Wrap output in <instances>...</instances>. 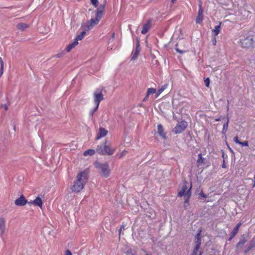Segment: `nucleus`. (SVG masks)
Wrapping results in <instances>:
<instances>
[{"mask_svg": "<svg viewBox=\"0 0 255 255\" xmlns=\"http://www.w3.org/2000/svg\"><path fill=\"white\" fill-rule=\"evenodd\" d=\"M88 178V174L86 171L85 170L79 173L76 176V180L72 187V191L79 192L81 191L87 182Z\"/></svg>", "mask_w": 255, "mask_h": 255, "instance_id": "1", "label": "nucleus"}, {"mask_svg": "<svg viewBox=\"0 0 255 255\" xmlns=\"http://www.w3.org/2000/svg\"><path fill=\"white\" fill-rule=\"evenodd\" d=\"M242 224V223L241 222H239V223L237 224L235 228H237V229L239 230Z\"/></svg>", "mask_w": 255, "mask_h": 255, "instance_id": "45", "label": "nucleus"}, {"mask_svg": "<svg viewBox=\"0 0 255 255\" xmlns=\"http://www.w3.org/2000/svg\"><path fill=\"white\" fill-rule=\"evenodd\" d=\"M151 20L149 19L147 23H145L143 25V27L141 30V33L142 34H146L149 30L151 28Z\"/></svg>", "mask_w": 255, "mask_h": 255, "instance_id": "12", "label": "nucleus"}, {"mask_svg": "<svg viewBox=\"0 0 255 255\" xmlns=\"http://www.w3.org/2000/svg\"><path fill=\"white\" fill-rule=\"evenodd\" d=\"M29 27V25L24 23H20L17 25V27L21 30H24Z\"/></svg>", "mask_w": 255, "mask_h": 255, "instance_id": "22", "label": "nucleus"}, {"mask_svg": "<svg viewBox=\"0 0 255 255\" xmlns=\"http://www.w3.org/2000/svg\"><path fill=\"white\" fill-rule=\"evenodd\" d=\"M204 161V158H203L202 156V154L199 153L198 155V159L197 160V163L198 164V166L202 165Z\"/></svg>", "mask_w": 255, "mask_h": 255, "instance_id": "25", "label": "nucleus"}, {"mask_svg": "<svg viewBox=\"0 0 255 255\" xmlns=\"http://www.w3.org/2000/svg\"><path fill=\"white\" fill-rule=\"evenodd\" d=\"M115 33H113L112 34L111 38L109 39V41L112 42L114 40V39H115Z\"/></svg>", "mask_w": 255, "mask_h": 255, "instance_id": "39", "label": "nucleus"}, {"mask_svg": "<svg viewBox=\"0 0 255 255\" xmlns=\"http://www.w3.org/2000/svg\"><path fill=\"white\" fill-rule=\"evenodd\" d=\"M199 195L200 198H206L207 197V196L203 192H200Z\"/></svg>", "mask_w": 255, "mask_h": 255, "instance_id": "37", "label": "nucleus"}, {"mask_svg": "<svg viewBox=\"0 0 255 255\" xmlns=\"http://www.w3.org/2000/svg\"><path fill=\"white\" fill-rule=\"evenodd\" d=\"M145 255H149V254H146Z\"/></svg>", "mask_w": 255, "mask_h": 255, "instance_id": "57", "label": "nucleus"}, {"mask_svg": "<svg viewBox=\"0 0 255 255\" xmlns=\"http://www.w3.org/2000/svg\"><path fill=\"white\" fill-rule=\"evenodd\" d=\"M91 3L95 6H97L98 1L97 0H91Z\"/></svg>", "mask_w": 255, "mask_h": 255, "instance_id": "34", "label": "nucleus"}, {"mask_svg": "<svg viewBox=\"0 0 255 255\" xmlns=\"http://www.w3.org/2000/svg\"><path fill=\"white\" fill-rule=\"evenodd\" d=\"M221 30V23L220 24L216 25L215 28L212 30V34L213 35L217 36L219 34Z\"/></svg>", "mask_w": 255, "mask_h": 255, "instance_id": "21", "label": "nucleus"}, {"mask_svg": "<svg viewBox=\"0 0 255 255\" xmlns=\"http://www.w3.org/2000/svg\"><path fill=\"white\" fill-rule=\"evenodd\" d=\"M139 51H140L139 45V44H138L136 46L135 51L132 53V56L131 60H134L137 58V57L139 54Z\"/></svg>", "mask_w": 255, "mask_h": 255, "instance_id": "18", "label": "nucleus"}, {"mask_svg": "<svg viewBox=\"0 0 255 255\" xmlns=\"http://www.w3.org/2000/svg\"><path fill=\"white\" fill-rule=\"evenodd\" d=\"M176 50L177 52L180 53V54H183L185 52L184 51H183V50H180L179 48H176Z\"/></svg>", "mask_w": 255, "mask_h": 255, "instance_id": "41", "label": "nucleus"}, {"mask_svg": "<svg viewBox=\"0 0 255 255\" xmlns=\"http://www.w3.org/2000/svg\"><path fill=\"white\" fill-rule=\"evenodd\" d=\"M213 42H214V44L215 45V44H216V40H215V38L214 39V41H213Z\"/></svg>", "mask_w": 255, "mask_h": 255, "instance_id": "54", "label": "nucleus"}, {"mask_svg": "<svg viewBox=\"0 0 255 255\" xmlns=\"http://www.w3.org/2000/svg\"><path fill=\"white\" fill-rule=\"evenodd\" d=\"M255 248V239L254 238L249 244L247 249L244 251L245 254H247L250 250Z\"/></svg>", "mask_w": 255, "mask_h": 255, "instance_id": "15", "label": "nucleus"}, {"mask_svg": "<svg viewBox=\"0 0 255 255\" xmlns=\"http://www.w3.org/2000/svg\"><path fill=\"white\" fill-rule=\"evenodd\" d=\"M5 220L3 217H0V236L1 237L5 232Z\"/></svg>", "mask_w": 255, "mask_h": 255, "instance_id": "11", "label": "nucleus"}, {"mask_svg": "<svg viewBox=\"0 0 255 255\" xmlns=\"http://www.w3.org/2000/svg\"><path fill=\"white\" fill-rule=\"evenodd\" d=\"M213 42H214V44L215 45V44H216V40H215V38L214 39V41H213Z\"/></svg>", "mask_w": 255, "mask_h": 255, "instance_id": "53", "label": "nucleus"}, {"mask_svg": "<svg viewBox=\"0 0 255 255\" xmlns=\"http://www.w3.org/2000/svg\"><path fill=\"white\" fill-rule=\"evenodd\" d=\"M242 146H248L249 145L248 141H245L244 142H240V144Z\"/></svg>", "mask_w": 255, "mask_h": 255, "instance_id": "33", "label": "nucleus"}, {"mask_svg": "<svg viewBox=\"0 0 255 255\" xmlns=\"http://www.w3.org/2000/svg\"><path fill=\"white\" fill-rule=\"evenodd\" d=\"M86 31L85 30L84 31H82V32H81V33L80 34H79L78 35H77V36L76 37V38H75V40L78 42V40H81L84 37L85 34H86Z\"/></svg>", "mask_w": 255, "mask_h": 255, "instance_id": "27", "label": "nucleus"}, {"mask_svg": "<svg viewBox=\"0 0 255 255\" xmlns=\"http://www.w3.org/2000/svg\"><path fill=\"white\" fill-rule=\"evenodd\" d=\"M65 255H72V253L69 250H67L65 253Z\"/></svg>", "mask_w": 255, "mask_h": 255, "instance_id": "43", "label": "nucleus"}, {"mask_svg": "<svg viewBox=\"0 0 255 255\" xmlns=\"http://www.w3.org/2000/svg\"><path fill=\"white\" fill-rule=\"evenodd\" d=\"M242 45L244 47L253 46V38L252 36H249L247 37H242L240 39Z\"/></svg>", "mask_w": 255, "mask_h": 255, "instance_id": "7", "label": "nucleus"}, {"mask_svg": "<svg viewBox=\"0 0 255 255\" xmlns=\"http://www.w3.org/2000/svg\"><path fill=\"white\" fill-rule=\"evenodd\" d=\"M31 203L33 204L35 206H38L41 208L42 206L43 202L40 198L37 197L32 202H30L29 203V204H31Z\"/></svg>", "mask_w": 255, "mask_h": 255, "instance_id": "16", "label": "nucleus"}, {"mask_svg": "<svg viewBox=\"0 0 255 255\" xmlns=\"http://www.w3.org/2000/svg\"><path fill=\"white\" fill-rule=\"evenodd\" d=\"M202 253H203L202 252L200 251L199 253V255H202Z\"/></svg>", "mask_w": 255, "mask_h": 255, "instance_id": "52", "label": "nucleus"}, {"mask_svg": "<svg viewBox=\"0 0 255 255\" xmlns=\"http://www.w3.org/2000/svg\"><path fill=\"white\" fill-rule=\"evenodd\" d=\"M191 187H190V188L188 190V191L187 192V194H186L187 196H185V197L186 198L185 199V203H188L189 199L191 196Z\"/></svg>", "mask_w": 255, "mask_h": 255, "instance_id": "28", "label": "nucleus"}, {"mask_svg": "<svg viewBox=\"0 0 255 255\" xmlns=\"http://www.w3.org/2000/svg\"><path fill=\"white\" fill-rule=\"evenodd\" d=\"M229 119L227 118L226 122L223 125L222 132L223 134H225L228 128Z\"/></svg>", "mask_w": 255, "mask_h": 255, "instance_id": "24", "label": "nucleus"}, {"mask_svg": "<svg viewBox=\"0 0 255 255\" xmlns=\"http://www.w3.org/2000/svg\"><path fill=\"white\" fill-rule=\"evenodd\" d=\"M115 150V148L111 149L109 145L105 144L98 145L97 148V152L103 155H112Z\"/></svg>", "mask_w": 255, "mask_h": 255, "instance_id": "4", "label": "nucleus"}, {"mask_svg": "<svg viewBox=\"0 0 255 255\" xmlns=\"http://www.w3.org/2000/svg\"><path fill=\"white\" fill-rule=\"evenodd\" d=\"M175 1H176V0H171V2L172 3H175Z\"/></svg>", "mask_w": 255, "mask_h": 255, "instance_id": "51", "label": "nucleus"}, {"mask_svg": "<svg viewBox=\"0 0 255 255\" xmlns=\"http://www.w3.org/2000/svg\"><path fill=\"white\" fill-rule=\"evenodd\" d=\"M104 8V5H100L97 9L96 18H91L89 21H88L87 22L86 24L82 26L83 29L85 31H88L91 29L93 27H94L99 22L103 14Z\"/></svg>", "mask_w": 255, "mask_h": 255, "instance_id": "2", "label": "nucleus"}, {"mask_svg": "<svg viewBox=\"0 0 255 255\" xmlns=\"http://www.w3.org/2000/svg\"><path fill=\"white\" fill-rule=\"evenodd\" d=\"M199 251H196V249H194L190 255H199Z\"/></svg>", "mask_w": 255, "mask_h": 255, "instance_id": "35", "label": "nucleus"}, {"mask_svg": "<svg viewBox=\"0 0 255 255\" xmlns=\"http://www.w3.org/2000/svg\"><path fill=\"white\" fill-rule=\"evenodd\" d=\"M125 225H122V226L121 227L120 229L119 230V235L121 234V231H122V230H125Z\"/></svg>", "mask_w": 255, "mask_h": 255, "instance_id": "42", "label": "nucleus"}, {"mask_svg": "<svg viewBox=\"0 0 255 255\" xmlns=\"http://www.w3.org/2000/svg\"><path fill=\"white\" fill-rule=\"evenodd\" d=\"M132 255H135V254H132Z\"/></svg>", "mask_w": 255, "mask_h": 255, "instance_id": "56", "label": "nucleus"}, {"mask_svg": "<svg viewBox=\"0 0 255 255\" xmlns=\"http://www.w3.org/2000/svg\"><path fill=\"white\" fill-rule=\"evenodd\" d=\"M247 242V239H246V238L245 237L242 236V238L240 239L239 242L237 244L236 252L238 250L242 249Z\"/></svg>", "mask_w": 255, "mask_h": 255, "instance_id": "13", "label": "nucleus"}, {"mask_svg": "<svg viewBox=\"0 0 255 255\" xmlns=\"http://www.w3.org/2000/svg\"><path fill=\"white\" fill-rule=\"evenodd\" d=\"M27 200L23 195H21L19 198L15 200V204L17 206H22L26 204Z\"/></svg>", "mask_w": 255, "mask_h": 255, "instance_id": "10", "label": "nucleus"}, {"mask_svg": "<svg viewBox=\"0 0 255 255\" xmlns=\"http://www.w3.org/2000/svg\"><path fill=\"white\" fill-rule=\"evenodd\" d=\"M204 19L203 15V9L202 7V5L199 4V8L198 12V15L196 18V22L197 24H201Z\"/></svg>", "mask_w": 255, "mask_h": 255, "instance_id": "8", "label": "nucleus"}, {"mask_svg": "<svg viewBox=\"0 0 255 255\" xmlns=\"http://www.w3.org/2000/svg\"><path fill=\"white\" fill-rule=\"evenodd\" d=\"M234 237H235V236H232V235H231V236H230V237L229 238V240H229V241H231V240H232V239H233Z\"/></svg>", "mask_w": 255, "mask_h": 255, "instance_id": "49", "label": "nucleus"}, {"mask_svg": "<svg viewBox=\"0 0 255 255\" xmlns=\"http://www.w3.org/2000/svg\"><path fill=\"white\" fill-rule=\"evenodd\" d=\"M102 91V89L98 88L95 90L93 94L94 103L95 105H98V106H99L100 102L104 99Z\"/></svg>", "mask_w": 255, "mask_h": 255, "instance_id": "5", "label": "nucleus"}, {"mask_svg": "<svg viewBox=\"0 0 255 255\" xmlns=\"http://www.w3.org/2000/svg\"><path fill=\"white\" fill-rule=\"evenodd\" d=\"M127 152H128L126 150H124L123 151H122V152L121 153V154L120 155L119 158H121L122 157H123L124 156L126 155V154L127 153Z\"/></svg>", "mask_w": 255, "mask_h": 255, "instance_id": "36", "label": "nucleus"}, {"mask_svg": "<svg viewBox=\"0 0 255 255\" xmlns=\"http://www.w3.org/2000/svg\"><path fill=\"white\" fill-rule=\"evenodd\" d=\"M148 96H149V95H147V94H146V96H145V97L144 98V99H143V101H146V100L148 99Z\"/></svg>", "mask_w": 255, "mask_h": 255, "instance_id": "48", "label": "nucleus"}, {"mask_svg": "<svg viewBox=\"0 0 255 255\" xmlns=\"http://www.w3.org/2000/svg\"><path fill=\"white\" fill-rule=\"evenodd\" d=\"M142 251H143L144 253H146V251H145L144 250H142Z\"/></svg>", "mask_w": 255, "mask_h": 255, "instance_id": "55", "label": "nucleus"}, {"mask_svg": "<svg viewBox=\"0 0 255 255\" xmlns=\"http://www.w3.org/2000/svg\"><path fill=\"white\" fill-rule=\"evenodd\" d=\"M220 120H221V119L220 118L215 119V121H216V122L220 121Z\"/></svg>", "mask_w": 255, "mask_h": 255, "instance_id": "50", "label": "nucleus"}, {"mask_svg": "<svg viewBox=\"0 0 255 255\" xmlns=\"http://www.w3.org/2000/svg\"><path fill=\"white\" fill-rule=\"evenodd\" d=\"M157 131L160 136L163 138H165V134L164 132V129L161 125H158L157 126Z\"/></svg>", "mask_w": 255, "mask_h": 255, "instance_id": "19", "label": "nucleus"}, {"mask_svg": "<svg viewBox=\"0 0 255 255\" xmlns=\"http://www.w3.org/2000/svg\"><path fill=\"white\" fill-rule=\"evenodd\" d=\"M0 67H3L4 66L3 61L2 58L0 57Z\"/></svg>", "mask_w": 255, "mask_h": 255, "instance_id": "44", "label": "nucleus"}, {"mask_svg": "<svg viewBox=\"0 0 255 255\" xmlns=\"http://www.w3.org/2000/svg\"><path fill=\"white\" fill-rule=\"evenodd\" d=\"M108 133V131L104 128H100L99 132L96 137V140H98L101 138L105 136Z\"/></svg>", "mask_w": 255, "mask_h": 255, "instance_id": "14", "label": "nucleus"}, {"mask_svg": "<svg viewBox=\"0 0 255 255\" xmlns=\"http://www.w3.org/2000/svg\"><path fill=\"white\" fill-rule=\"evenodd\" d=\"M234 141L237 143H238V144H240V141L238 139V136H235L234 138Z\"/></svg>", "mask_w": 255, "mask_h": 255, "instance_id": "38", "label": "nucleus"}, {"mask_svg": "<svg viewBox=\"0 0 255 255\" xmlns=\"http://www.w3.org/2000/svg\"><path fill=\"white\" fill-rule=\"evenodd\" d=\"M78 44V42H77L75 39V41L72 43L69 44L66 47V50L67 52H70L73 48H74L75 46H76Z\"/></svg>", "mask_w": 255, "mask_h": 255, "instance_id": "20", "label": "nucleus"}, {"mask_svg": "<svg viewBox=\"0 0 255 255\" xmlns=\"http://www.w3.org/2000/svg\"><path fill=\"white\" fill-rule=\"evenodd\" d=\"M204 82L206 86L207 87H209L210 83V79L209 78H207L204 80Z\"/></svg>", "mask_w": 255, "mask_h": 255, "instance_id": "32", "label": "nucleus"}, {"mask_svg": "<svg viewBox=\"0 0 255 255\" xmlns=\"http://www.w3.org/2000/svg\"><path fill=\"white\" fill-rule=\"evenodd\" d=\"M1 108H3L5 111L8 110V107L5 104L2 105L0 107Z\"/></svg>", "mask_w": 255, "mask_h": 255, "instance_id": "40", "label": "nucleus"}, {"mask_svg": "<svg viewBox=\"0 0 255 255\" xmlns=\"http://www.w3.org/2000/svg\"><path fill=\"white\" fill-rule=\"evenodd\" d=\"M188 187L186 185H184L181 189V190L178 192V196L180 197H182L183 196H187V192Z\"/></svg>", "mask_w": 255, "mask_h": 255, "instance_id": "17", "label": "nucleus"}, {"mask_svg": "<svg viewBox=\"0 0 255 255\" xmlns=\"http://www.w3.org/2000/svg\"><path fill=\"white\" fill-rule=\"evenodd\" d=\"M3 72V67H0V76H1Z\"/></svg>", "mask_w": 255, "mask_h": 255, "instance_id": "47", "label": "nucleus"}, {"mask_svg": "<svg viewBox=\"0 0 255 255\" xmlns=\"http://www.w3.org/2000/svg\"><path fill=\"white\" fill-rule=\"evenodd\" d=\"M156 93V89L154 88H148L147 90V95H149L150 94H154Z\"/></svg>", "mask_w": 255, "mask_h": 255, "instance_id": "30", "label": "nucleus"}, {"mask_svg": "<svg viewBox=\"0 0 255 255\" xmlns=\"http://www.w3.org/2000/svg\"><path fill=\"white\" fill-rule=\"evenodd\" d=\"M188 126V123L185 121L179 122L175 127L173 128V132L177 134L181 133L184 131Z\"/></svg>", "mask_w": 255, "mask_h": 255, "instance_id": "6", "label": "nucleus"}, {"mask_svg": "<svg viewBox=\"0 0 255 255\" xmlns=\"http://www.w3.org/2000/svg\"><path fill=\"white\" fill-rule=\"evenodd\" d=\"M95 153V150L94 149H90L84 151L83 154L84 156L93 155Z\"/></svg>", "mask_w": 255, "mask_h": 255, "instance_id": "26", "label": "nucleus"}, {"mask_svg": "<svg viewBox=\"0 0 255 255\" xmlns=\"http://www.w3.org/2000/svg\"><path fill=\"white\" fill-rule=\"evenodd\" d=\"M98 107H99V106H98V105H96L94 109L90 110V111L89 112V115L91 117H92L93 115H94V113L96 112L98 110Z\"/></svg>", "mask_w": 255, "mask_h": 255, "instance_id": "29", "label": "nucleus"}, {"mask_svg": "<svg viewBox=\"0 0 255 255\" xmlns=\"http://www.w3.org/2000/svg\"><path fill=\"white\" fill-rule=\"evenodd\" d=\"M239 231V230L237 229V228H235L232 232H231V235H232V236H236L238 232Z\"/></svg>", "mask_w": 255, "mask_h": 255, "instance_id": "31", "label": "nucleus"}, {"mask_svg": "<svg viewBox=\"0 0 255 255\" xmlns=\"http://www.w3.org/2000/svg\"><path fill=\"white\" fill-rule=\"evenodd\" d=\"M168 84H165L161 87L156 94V97H158L167 87Z\"/></svg>", "mask_w": 255, "mask_h": 255, "instance_id": "23", "label": "nucleus"}, {"mask_svg": "<svg viewBox=\"0 0 255 255\" xmlns=\"http://www.w3.org/2000/svg\"><path fill=\"white\" fill-rule=\"evenodd\" d=\"M95 166L98 170L100 175L105 178L109 176L111 172V169L109 167V164L107 163H101L97 162L95 163Z\"/></svg>", "mask_w": 255, "mask_h": 255, "instance_id": "3", "label": "nucleus"}, {"mask_svg": "<svg viewBox=\"0 0 255 255\" xmlns=\"http://www.w3.org/2000/svg\"><path fill=\"white\" fill-rule=\"evenodd\" d=\"M201 233V231L199 230L198 233L195 236V243L196 245L194 249H196V251H199L201 244V239L200 237Z\"/></svg>", "mask_w": 255, "mask_h": 255, "instance_id": "9", "label": "nucleus"}, {"mask_svg": "<svg viewBox=\"0 0 255 255\" xmlns=\"http://www.w3.org/2000/svg\"><path fill=\"white\" fill-rule=\"evenodd\" d=\"M222 167L223 168H227V165H226V164L225 163V160H223V164L222 165Z\"/></svg>", "mask_w": 255, "mask_h": 255, "instance_id": "46", "label": "nucleus"}]
</instances>
